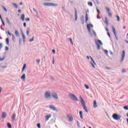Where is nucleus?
Masks as SVG:
<instances>
[{
	"label": "nucleus",
	"mask_w": 128,
	"mask_h": 128,
	"mask_svg": "<svg viewBox=\"0 0 128 128\" xmlns=\"http://www.w3.org/2000/svg\"><path fill=\"white\" fill-rule=\"evenodd\" d=\"M80 100L84 110H85L86 112L88 113V108L86 106V102H84V98L82 96H80Z\"/></svg>",
	"instance_id": "1"
},
{
	"label": "nucleus",
	"mask_w": 128,
	"mask_h": 128,
	"mask_svg": "<svg viewBox=\"0 0 128 128\" xmlns=\"http://www.w3.org/2000/svg\"><path fill=\"white\" fill-rule=\"evenodd\" d=\"M44 6H54L55 8H56L58 6V4H54V3H49V2H46L43 4Z\"/></svg>",
	"instance_id": "2"
},
{
	"label": "nucleus",
	"mask_w": 128,
	"mask_h": 128,
	"mask_svg": "<svg viewBox=\"0 0 128 128\" xmlns=\"http://www.w3.org/2000/svg\"><path fill=\"white\" fill-rule=\"evenodd\" d=\"M112 118H114V120H120V116L118 115L116 113L114 114L112 116Z\"/></svg>",
	"instance_id": "3"
},
{
	"label": "nucleus",
	"mask_w": 128,
	"mask_h": 128,
	"mask_svg": "<svg viewBox=\"0 0 128 128\" xmlns=\"http://www.w3.org/2000/svg\"><path fill=\"white\" fill-rule=\"evenodd\" d=\"M90 58L91 60L92 61V62H90L91 66L94 68H96V66H94V64H96V62H94V58H92L91 56H86V58H88V60H90Z\"/></svg>",
	"instance_id": "4"
},
{
	"label": "nucleus",
	"mask_w": 128,
	"mask_h": 128,
	"mask_svg": "<svg viewBox=\"0 0 128 128\" xmlns=\"http://www.w3.org/2000/svg\"><path fill=\"white\" fill-rule=\"evenodd\" d=\"M96 46H97L98 50H100V46H102V42L100 40H98L96 41Z\"/></svg>",
	"instance_id": "5"
},
{
	"label": "nucleus",
	"mask_w": 128,
	"mask_h": 128,
	"mask_svg": "<svg viewBox=\"0 0 128 128\" xmlns=\"http://www.w3.org/2000/svg\"><path fill=\"white\" fill-rule=\"evenodd\" d=\"M69 98H73V100H75V102H78V98H76V95H74V94L70 93L69 94L68 96Z\"/></svg>",
	"instance_id": "6"
},
{
	"label": "nucleus",
	"mask_w": 128,
	"mask_h": 128,
	"mask_svg": "<svg viewBox=\"0 0 128 128\" xmlns=\"http://www.w3.org/2000/svg\"><path fill=\"white\" fill-rule=\"evenodd\" d=\"M45 98H47L48 100H50V98H52V94L48 92H46L44 94Z\"/></svg>",
	"instance_id": "7"
},
{
	"label": "nucleus",
	"mask_w": 128,
	"mask_h": 128,
	"mask_svg": "<svg viewBox=\"0 0 128 128\" xmlns=\"http://www.w3.org/2000/svg\"><path fill=\"white\" fill-rule=\"evenodd\" d=\"M124 56H126V51H124V50H123L122 52L120 62H124Z\"/></svg>",
	"instance_id": "8"
},
{
	"label": "nucleus",
	"mask_w": 128,
	"mask_h": 128,
	"mask_svg": "<svg viewBox=\"0 0 128 128\" xmlns=\"http://www.w3.org/2000/svg\"><path fill=\"white\" fill-rule=\"evenodd\" d=\"M51 96L54 98V100H58V94L56 92H52L51 94Z\"/></svg>",
	"instance_id": "9"
},
{
	"label": "nucleus",
	"mask_w": 128,
	"mask_h": 128,
	"mask_svg": "<svg viewBox=\"0 0 128 128\" xmlns=\"http://www.w3.org/2000/svg\"><path fill=\"white\" fill-rule=\"evenodd\" d=\"M21 32H22V40H23V42L24 44H26V36L24 34V32H22V30H21Z\"/></svg>",
	"instance_id": "10"
},
{
	"label": "nucleus",
	"mask_w": 128,
	"mask_h": 128,
	"mask_svg": "<svg viewBox=\"0 0 128 128\" xmlns=\"http://www.w3.org/2000/svg\"><path fill=\"white\" fill-rule=\"evenodd\" d=\"M86 28H87L88 32H90V34L91 36H92V28L90 26V24H87Z\"/></svg>",
	"instance_id": "11"
},
{
	"label": "nucleus",
	"mask_w": 128,
	"mask_h": 128,
	"mask_svg": "<svg viewBox=\"0 0 128 128\" xmlns=\"http://www.w3.org/2000/svg\"><path fill=\"white\" fill-rule=\"evenodd\" d=\"M50 108H51V110H54L55 112H58V109H56V107L52 105H50Z\"/></svg>",
	"instance_id": "12"
},
{
	"label": "nucleus",
	"mask_w": 128,
	"mask_h": 128,
	"mask_svg": "<svg viewBox=\"0 0 128 128\" xmlns=\"http://www.w3.org/2000/svg\"><path fill=\"white\" fill-rule=\"evenodd\" d=\"M74 10H75V20H78V10L76 8H74Z\"/></svg>",
	"instance_id": "13"
},
{
	"label": "nucleus",
	"mask_w": 128,
	"mask_h": 128,
	"mask_svg": "<svg viewBox=\"0 0 128 128\" xmlns=\"http://www.w3.org/2000/svg\"><path fill=\"white\" fill-rule=\"evenodd\" d=\"M6 118V112H2V118Z\"/></svg>",
	"instance_id": "14"
},
{
	"label": "nucleus",
	"mask_w": 128,
	"mask_h": 128,
	"mask_svg": "<svg viewBox=\"0 0 128 128\" xmlns=\"http://www.w3.org/2000/svg\"><path fill=\"white\" fill-rule=\"evenodd\" d=\"M67 116L68 118V122H72V120H74V118H72V116H71V115L70 116V115L68 114Z\"/></svg>",
	"instance_id": "15"
},
{
	"label": "nucleus",
	"mask_w": 128,
	"mask_h": 128,
	"mask_svg": "<svg viewBox=\"0 0 128 128\" xmlns=\"http://www.w3.org/2000/svg\"><path fill=\"white\" fill-rule=\"evenodd\" d=\"M80 22L82 24H84V16H82L81 17Z\"/></svg>",
	"instance_id": "16"
},
{
	"label": "nucleus",
	"mask_w": 128,
	"mask_h": 128,
	"mask_svg": "<svg viewBox=\"0 0 128 128\" xmlns=\"http://www.w3.org/2000/svg\"><path fill=\"white\" fill-rule=\"evenodd\" d=\"M6 22L9 26H12V23L10 22V19H8V18L7 17L6 18Z\"/></svg>",
	"instance_id": "17"
},
{
	"label": "nucleus",
	"mask_w": 128,
	"mask_h": 128,
	"mask_svg": "<svg viewBox=\"0 0 128 128\" xmlns=\"http://www.w3.org/2000/svg\"><path fill=\"white\" fill-rule=\"evenodd\" d=\"M45 118H46V120L47 121L48 120H50V118H52V115L51 114L46 115Z\"/></svg>",
	"instance_id": "18"
},
{
	"label": "nucleus",
	"mask_w": 128,
	"mask_h": 128,
	"mask_svg": "<svg viewBox=\"0 0 128 128\" xmlns=\"http://www.w3.org/2000/svg\"><path fill=\"white\" fill-rule=\"evenodd\" d=\"M112 28L113 33L114 34V36L116 35V28H114V26H112Z\"/></svg>",
	"instance_id": "19"
},
{
	"label": "nucleus",
	"mask_w": 128,
	"mask_h": 128,
	"mask_svg": "<svg viewBox=\"0 0 128 128\" xmlns=\"http://www.w3.org/2000/svg\"><path fill=\"white\" fill-rule=\"evenodd\" d=\"M21 80H22L23 82L26 81V74H23L22 76L20 78Z\"/></svg>",
	"instance_id": "20"
},
{
	"label": "nucleus",
	"mask_w": 128,
	"mask_h": 128,
	"mask_svg": "<svg viewBox=\"0 0 128 128\" xmlns=\"http://www.w3.org/2000/svg\"><path fill=\"white\" fill-rule=\"evenodd\" d=\"M94 108H98V104L96 103V100H94Z\"/></svg>",
	"instance_id": "21"
},
{
	"label": "nucleus",
	"mask_w": 128,
	"mask_h": 128,
	"mask_svg": "<svg viewBox=\"0 0 128 128\" xmlns=\"http://www.w3.org/2000/svg\"><path fill=\"white\" fill-rule=\"evenodd\" d=\"M79 114L80 118H81V120H84V116H82V111H80Z\"/></svg>",
	"instance_id": "22"
},
{
	"label": "nucleus",
	"mask_w": 128,
	"mask_h": 128,
	"mask_svg": "<svg viewBox=\"0 0 128 128\" xmlns=\"http://www.w3.org/2000/svg\"><path fill=\"white\" fill-rule=\"evenodd\" d=\"M24 18H25L24 14H22L21 15V20L22 22H24Z\"/></svg>",
	"instance_id": "23"
},
{
	"label": "nucleus",
	"mask_w": 128,
	"mask_h": 128,
	"mask_svg": "<svg viewBox=\"0 0 128 128\" xmlns=\"http://www.w3.org/2000/svg\"><path fill=\"white\" fill-rule=\"evenodd\" d=\"M6 42L8 46V44H10V38H6Z\"/></svg>",
	"instance_id": "24"
},
{
	"label": "nucleus",
	"mask_w": 128,
	"mask_h": 128,
	"mask_svg": "<svg viewBox=\"0 0 128 128\" xmlns=\"http://www.w3.org/2000/svg\"><path fill=\"white\" fill-rule=\"evenodd\" d=\"M15 35L18 38H20V33L16 30H15Z\"/></svg>",
	"instance_id": "25"
},
{
	"label": "nucleus",
	"mask_w": 128,
	"mask_h": 128,
	"mask_svg": "<svg viewBox=\"0 0 128 128\" xmlns=\"http://www.w3.org/2000/svg\"><path fill=\"white\" fill-rule=\"evenodd\" d=\"M105 24H106V26H108V20L107 17H105Z\"/></svg>",
	"instance_id": "26"
},
{
	"label": "nucleus",
	"mask_w": 128,
	"mask_h": 128,
	"mask_svg": "<svg viewBox=\"0 0 128 128\" xmlns=\"http://www.w3.org/2000/svg\"><path fill=\"white\" fill-rule=\"evenodd\" d=\"M85 20H86V22H88V16L87 13H86V14Z\"/></svg>",
	"instance_id": "27"
},
{
	"label": "nucleus",
	"mask_w": 128,
	"mask_h": 128,
	"mask_svg": "<svg viewBox=\"0 0 128 128\" xmlns=\"http://www.w3.org/2000/svg\"><path fill=\"white\" fill-rule=\"evenodd\" d=\"M108 14L109 12H110V8H108V7H106L105 8Z\"/></svg>",
	"instance_id": "28"
},
{
	"label": "nucleus",
	"mask_w": 128,
	"mask_h": 128,
	"mask_svg": "<svg viewBox=\"0 0 128 128\" xmlns=\"http://www.w3.org/2000/svg\"><path fill=\"white\" fill-rule=\"evenodd\" d=\"M16 113H14L12 114V120H16Z\"/></svg>",
	"instance_id": "29"
},
{
	"label": "nucleus",
	"mask_w": 128,
	"mask_h": 128,
	"mask_svg": "<svg viewBox=\"0 0 128 128\" xmlns=\"http://www.w3.org/2000/svg\"><path fill=\"white\" fill-rule=\"evenodd\" d=\"M30 28H28L26 30V34H27V36H30Z\"/></svg>",
	"instance_id": "30"
},
{
	"label": "nucleus",
	"mask_w": 128,
	"mask_h": 128,
	"mask_svg": "<svg viewBox=\"0 0 128 128\" xmlns=\"http://www.w3.org/2000/svg\"><path fill=\"white\" fill-rule=\"evenodd\" d=\"M7 126L8 128H12V124L10 122H8L7 123Z\"/></svg>",
	"instance_id": "31"
},
{
	"label": "nucleus",
	"mask_w": 128,
	"mask_h": 128,
	"mask_svg": "<svg viewBox=\"0 0 128 128\" xmlns=\"http://www.w3.org/2000/svg\"><path fill=\"white\" fill-rule=\"evenodd\" d=\"M12 6L15 8H18V4L16 3H12Z\"/></svg>",
	"instance_id": "32"
},
{
	"label": "nucleus",
	"mask_w": 128,
	"mask_h": 128,
	"mask_svg": "<svg viewBox=\"0 0 128 128\" xmlns=\"http://www.w3.org/2000/svg\"><path fill=\"white\" fill-rule=\"evenodd\" d=\"M26 64H24L23 67H22V72H24V70H26Z\"/></svg>",
	"instance_id": "33"
},
{
	"label": "nucleus",
	"mask_w": 128,
	"mask_h": 128,
	"mask_svg": "<svg viewBox=\"0 0 128 128\" xmlns=\"http://www.w3.org/2000/svg\"><path fill=\"white\" fill-rule=\"evenodd\" d=\"M117 21L120 22V16H116Z\"/></svg>",
	"instance_id": "34"
},
{
	"label": "nucleus",
	"mask_w": 128,
	"mask_h": 128,
	"mask_svg": "<svg viewBox=\"0 0 128 128\" xmlns=\"http://www.w3.org/2000/svg\"><path fill=\"white\" fill-rule=\"evenodd\" d=\"M12 41L16 42V37L14 36V34H12Z\"/></svg>",
	"instance_id": "35"
},
{
	"label": "nucleus",
	"mask_w": 128,
	"mask_h": 128,
	"mask_svg": "<svg viewBox=\"0 0 128 128\" xmlns=\"http://www.w3.org/2000/svg\"><path fill=\"white\" fill-rule=\"evenodd\" d=\"M34 37L33 36L32 39L29 40V42H34Z\"/></svg>",
	"instance_id": "36"
},
{
	"label": "nucleus",
	"mask_w": 128,
	"mask_h": 128,
	"mask_svg": "<svg viewBox=\"0 0 128 128\" xmlns=\"http://www.w3.org/2000/svg\"><path fill=\"white\" fill-rule=\"evenodd\" d=\"M1 6L3 10L6 12H8V10L4 6L2 5Z\"/></svg>",
	"instance_id": "37"
},
{
	"label": "nucleus",
	"mask_w": 128,
	"mask_h": 128,
	"mask_svg": "<svg viewBox=\"0 0 128 128\" xmlns=\"http://www.w3.org/2000/svg\"><path fill=\"white\" fill-rule=\"evenodd\" d=\"M124 110H128V106H124Z\"/></svg>",
	"instance_id": "38"
},
{
	"label": "nucleus",
	"mask_w": 128,
	"mask_h": 128,
	"mask_svg": "<svg viewBox=\"0 0 128 128\" xmlns=\"http://www.w3.org/2000/svg\"><path fill=\"white\" fill-rule=\"evenodd\" d=\"M22 39L20 38L19 39V44L20 46L22 44Z\"/></svg>",
	"instance_id": "39"
},
{
	"label": "nucleus",
	"mask_w": 128,
	"mask_h": 128,
	"mask_svg": "<svg viewBox=\"0 0 128 128\" xmlns=\"http://www.w3.org/2000/svg\"><path fill=\"white\" fill-rule=\"evenodd\" d=\"M84 87L86 88V90H88L90 88V86H88L86 84H84Z\"/></svg>",
	"instance_id": "40"
},
{
	"label": "nucleus",
	"mask_w": 128,
	"mask_h": 128,
	"mask_svg": "<svg viewBox=\"0 0 128 128\" xmlns=\"http://www.w3.org/2000/svg\"><path fill=\"white\" fill-rule=\"evenodd\" d=\"M92 32H93L94 36H96V32L94 31V30H92Z\"/></svg>",
	"instance_id": "41"
},
{
	"label": "nucleus",
	"mask_w": 128,
	"mask_h": 128,
	"mask_svg": "<svg viewBox=\"0 0 128 128\" xmlns=\"http://www.w3.org/2000/svg\"><path fill=\"white\" fill-rule=\"evenodd\" d=\"M69 40H70V44H72H72H74V43L72 42V38H70Z\"/></svg>",
	"instance_id": "42"
},
{
	"label": "nucleus",
	"mask_w": 128,
	"mask_h": 128,
	"mask_svg": "<svg viewBox=\"0 0 128 128\" xmlns=\"http://www.w3.org/2000/svg\"><path fill=\"white\" fill-rule=\"evenodd\" d=\"M88 6H92V2H89L88 3Z\"/></svg>",
	"instance_id": "43"
},
{
	"label": "nucleus",
	"mask_w": 128,
	"mask_h": 128,
	"mask_svg": "<svg viewBox=\"0 0 128 128\" xmlns=\"http://www.w3.org/2000/svg\"><path fill=\"white\" fill-rule=\"evenodd\" d=\"M2 22V24L4 26H6V24H4V20H1Z\"/></svg>",
	"instance_id": "44"
},
{
	"label": "nucleus",
	"mask_w": 128,
	"mask_h": 128,
	"mask_svg": "<svg viewBox=\"0 0 128 128\" xmlns=\"http://www.w3.org/2000/svg\"><path fill=\"white\" fill-rule=\"evenodd\" d=\"M104 52L106 54H108V51L106 50H104Z\"/></svg>",
	"instance_id": "45"
},
{
	"label": "nucleus",
	"mask_w": 128,
	"mask_h": 128,
	"mask_svg": "<svg viewBox=\"0 0 128 128\" xmlns=\"http://www.w3.org/2000/svg\"><path fill=\"white\" fill-rule=\"evenodd\" d=\"M108 16H110V18H112V14L110 13V12H109V13H108Z\"/></svg>",
	"instance_id": "46"
},
{
	"label": "nucleus",
	"mask_w": 128,
	"mask_h": 128,
	"mask_svg": "<svg viewBox=\"0 0 128 128\" xmlns=\"http://www.w3.org/2000/svg\"><path fill=\"white\" fill-rule=\"evenodd\" d=\"M33 10H34V12H36V14H38V11H36V9L34 8Z\"/></svg>",
	"instance_id": "47"
},
{
	"label": "nucleus",
	"mask_w": 128,
	"mask_h": 128,
	"mask_svg": "<svg viewBox=\"0 0 128 128\" xmlns=\"http://www.w3.org/2000/svg\"><path fill=\"white\" fill-rule=\"evenodd\" d=\"M2 46H4L2 43H0V50H2Z\"/></svg>",
	"instance_id": "48"
},
{
	"label": "nucleus",
	"mask_w": 128,
	"mask_h": 128,
	"mask_svg": "<svg viewBox=\"0 0 128 128\" xmlns=\"http://www.w3.org/2000/svg\"><path fill=\"white\" fill-rule=\"evenodd\" d=\"M0 68H8V66H0Z\"/></svg>",
	"instance_id": "49"
},
{
	"label": "nucleus",
	"mask_w": 128,
	"mask_h": 128,
	"mask_svg": "<svg viewBox=\"0 0 128 128\" xmlns=\"http://www.w3.org/2000/svg\"><path fill=\"white\" fill-rule=\"evenodd\" d=\"M76 122L78 128H80V122L78 121H77Z\"/></svg>",
	"instance_id": "50"
},
{
	"label": "nucleus",
	"mask_w": 128,
	"mask_h": 128,
	"mask_svg": "<svg viewBox=\"0 0 128 128\" xmlns=\"http://www.w3.org/2000/svg\"><path fill=\"white\" fill-rule=\"evenodd\" d=\"M36 62H37V64H39L40 62V60L38 59L36 60Z\"/></svg>",
	"instance_id": "51"
},
{
	"label": "nucleus",
	"mask_w": 128,
	"mask_h": 128,
	"mask_svg": "<svg viewBox=\"0 0 128 128\" xmlns=\"http://www.w3.org/2000/svg\"><path fill=\"white\" fill-rule=\"evenodd\" d=\"M96 10L98 14H100V10L98 9V8H96Z\"/></svg>",
	"instance_id": "52"
},
{
	"label": "nucleus",
	"mask_w": 128,
	"mask_h": 128,
	"mask_svg": "<svg viewBox=\"0 0 128 128\" xmlns=\"http://www.w3.org/2000/svg\"><path fill=\"white\" fill-rule=\"evenodd\" d=\"M4 58H6L5 56L3 57L2 58H0V62L4 60Z\"/></svg>",
	"instance_id": "53"
},
{
	"label": "nucleus",
	"mask_w": 128,
	"mask_h": 128,
	"mask_svg": "<svg viewBox=\"0 0 128 128\" xmlns=\"http://www.w3.org/2000/svg\"><path fill=\"white\" fill-rule=\"evenodd\" d=\"M8 36H12V34L11 33H10V31H8Z\"/></svg>",
	"instance_id": "54"
},
{
	"label": "nucleus",
	"mask_w": 128,
	"mask_h": 128,
	"mask_svg": "<svg viewBox=\"0 0 128 128\" xmlns=\"http://www.w3.org/2000/svg\"><path fill=\"white\" fill-rule=\"evenodd\" d=\"M88 24L90 25V28H94V25H92V24Z\"/></svg>",
	"instance_id": "55"
},
{
	"label": "nucleus",
	"mask_w": 128,
	"mask_h": 128,
	"mask_svg": "<svg viewBox=\"0 0 128 128\" xmlns=\"http://www.w3.org/2000/svg\"><path fill=\"white\" fill-rule=\"evenodd\" d=\"M37 127L38 128H40V124L38 123L37 124Z\"/></svg>",
	"instance_id": "56"
},
{
	"label": "nucleus",
	"mask_w": 128,
	"mask_h": 128,
	"mask_svg": "<svg viewBox=\"0 0 128 128\" xmlns=\"http://www.w3.org/2000/svg\"><path fill=\"white\" fill-rule=\"evenodd\" d=\"M52 52L54 54H56V50L54 49H53L52 50Z\"/></svg>",
	"instance_id": "57"
},
{
	"label": "nucleus",
	"mask_w": 128,
	"mask_h": 128,
	"mask_svg": "<svg viewBox=\"0 0 128 128\" xmlns=\"http://www.w3.org/2000/svg\"><path fill=\"white\" fill-rule=\"evenodd\" d=\"M5 50L6 51L8 50V46L5 47Z\"/></svg>",
	"instance_id": "58"
},
{
	"label": "nucleus",
	"mask_w": 128,
	"mask_h": 128,
	"mask_svg": "<svg viewBox=\"0 0 128 128\" xmlns=\"http://www.w3.org/2000/svg\"><path fill=\"white\" fill-rule=\"evenodd\" d=\"M26 22H30V19L29 18H26Z\"/></svg>",
	"instance_id": "59"
},
{
	"label": "nucleus",
	"mask_w": 128,
	"mask_h": 128,
	"mask_svg": "<svg viewBox=\"0 0 128 128\" xmlns=\"http://www.w3.org/2000/svg\"><path fill=\"white\" fill-rule=\"evenodd\" d=\"M107 34H108V36H109L110 38V32H108Z\"/></svg>",
	"instance_id": "60"
},
{
	"label": "nucleus",
	"mask_w": 128,
	"mask_h": 128,
	"mask_svg": "<svg viewBox=\"0 0 128 128\" xmlns=\"http://www.w3.org/2000/svg\"><path fill=\"white\" fill-rule=\"evenodd\" d=\"M52 64H54V57L52 58Z\"/></svg>",
	"instance_id": "61"
},
{
	"label": "nucleus",
	"mask_w": 128,
	"mask_h": 128,
	"mask_svg": "<svg viewBox=\"0 0 128 128\" xmlns=\"http://www.w3.org/2000/svg\"><path fill=\"white\" fill-rule=\"evenodd\" d=\"M51 80H54H54H56L54 79V78L52 76L50 77Z\"/></svg>",
	"instance_id": "62"
},
{
	"label": "nucleus",
	"mask_w": 128,
	"mask_h": 128,
	"mask_svg": "<svg viewBox=\"0 0 128 128\" xmlns=\"http://www.w3.org/2000/svg\"><path fill=\"white\" fill-rule=\"evenodd\" d=\"M23 25H24V28H26V23L24 22Z\"/></svg>",
	"instance_id": "63"
},
{
	"label": "nucleus",
	"mask_w": 128,
	"mask_h": 128,
	"mask_svg": "<svg viewBox=\"0 0 128 128\" xmlns=\"http://www.w3.org/2000/svg\"><path fill=\"white\" fill-rule=\"evenodd\" d=\"M106 70H110V68H108V66H106Z\"/></svg>",
	"instance_id": "64"
}]
</instances>
